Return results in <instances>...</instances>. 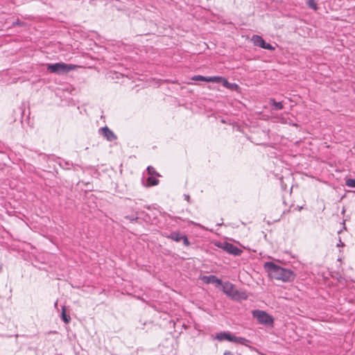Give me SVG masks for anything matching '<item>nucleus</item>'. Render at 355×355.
I'll return each mask as SVG.
<instances>
[{"label": "nucleus", "instance_id": "obj_14", "mask_svg": "<svg viewBox=\"0 0 355 355\" xmlns=\"http://www.w3.org/2000/svg\"><path fill=\"white\" fill-rule=\"evenodd\" d=\"M212 83H222L223 85L228 84L227 80L220 76H212Z\"/></svg>", "mask_w": 355, "mask_h": 355}, {"label": "nucleus", "instance_id": "obj_11", "mask_svg": "<svg viewBox=\"0 0 355 355\" xmlns=\"http://www.w3.org/2000/svg\"><path fill=\"white\" fill-rule=\"evenodd\" d=\"M232 297L234 300H247L248 295L244 291L236 289Z\"/></svg>", "mask_w": 355, "mask_h": 355}, {"label": "nucleus", "instance_id": "obj_12", "mask_svg": "<svg viewBox=\"0 0 355 355\" xmlns=\"http://www.w3.org/2000/svg\"><path fill=\"white\" fill-rule=\"evenodd\" d=\"M232 342L234 343H239V344H241V345H243L245 346H248V343H250V340H248V339H246L245 338L237 337V336H235L234 335H233Z\"/></svg>", "mask_w": 355, "mask_h": 355}, {"label": "nucleus", "instance_id": "obj_2", "mask_svg": "<svg viewBox=\"0 0 355 355\" xmlns=\"http://www.w3.org/2000/svg\"><path fill=\"white\" fill-rule=\"evenodd\" d=\"M78 67L77 65L64 62L48 64L46 65V69L49 72L58 75L67 73L71 71L75 70Z\"/></svg>", "mask_w": 355, "mask_h": 355}, {"label": "nucleus", "instance_id": "obj_5", "mask_svg": "<svg viewBox=\"0 0 355 355\" xmlns=\"http://www.w3.org/2000/svg\"><path fill=\"white\" fill-rule=\"evenodd\" d=\"M220 248L225 252L234 256H239L243 252L242 250L230 243H224L220 245Z\"/></svg>", "mask_w": 355, "mask_h": 355}, {"label": "nucleus", "instance_id": "obj_21", "mask_svg": "<svg viewBox=\"0 0 355 355\" xmlns=\"http://www.w3.org/2000/svg\"><path fill=\"white\" fill-rule=\"evenodd\" d=\"M224 86L225 87H227V88L231 89H234V88L238 87L236 84H235V83H230L229 82H228L227 85H224Z\"/></svg>", "mask_w": 355, "mask_h": 355}, {"label": "nucleus", "instance_id": "obj_4", "mask_svg": "<svg viewBox=\"0 0 355 355\" xmlns=\"http://www.w3.org/2000/svg\"><path fill=\"white\" fill-rule=\"evenodd\" d=\"M166 237L176 242H180V241H182L184 246H189L190 245V242L187 236L184 234H181L180 232H172Z\"/></svg>", "mask_w": 355, "mask_h": 355}, {"label": "nucleus", "instance_id": "obj_8", "mask_svg": "<svg viewBox=\"0 0 355 355\" xmlns=\"http://www.w3.org/2000/svg\"><path fill=\"white\" fill-rule=\"evenodd\" d=\"M202 280L205 284H217L218 285L222 284V280L217 278L215 275L203 276Z\"/></svg>", "mask_w": 355, "mask_h": 355}, {"label": "nucleus", "instance_id": "obj_24", "mask_svg": "<svg viewBox=\"0 0 355 355\" xmlns=\"http://www.w3.org/2000/svg\"><path fill=\"white\" fill-rule=\"evenodd\" d=\"M223 355H234V354L231 351L226 350L225 351Z\"/></svg>", "mask_w": 355, "mask_h": 355}, {"label": "nucleus", "instance_id": "obj_26", "mask_svg": "<svg viewBox=\"0 0 355 355\" xmlns=\"http://www.w3.org/2000/svg\"><path fill=\"white\" fill-rule=\"evenodd\" d=\"M21 24L17 20V21L15 22H13V25H21Z\"/></svg>", "mask_w": 355, "mask_h": 355}, {"label": "nucleus", "instance_id": "obj_23", "mask_svg": "<svg viewBox=\"0 0 355 355\" xmlns=\"http://www.w3.org/2000/svg\"><path fill=\"white\" fill-rule=\"evenodd\" d=\"M125 218L128 219V220H130V221H135V220H137L138 219V217H135V218H131L130 217H129L128 216H125Z\"/></svg>", "mask_w": 355, "mask_h": 355}, {"label": "nucleus", "instance_id": "obj_18", "mask_svg": "<svg viewBox=\"0 0 355 355\" xmlns=\"http://www.w3.org/2000/svg\"><path fill=\"white\" fill-rule=\"evenodd\" d=\"M307 6L309 8H312L314 10H318V4L315 0H308Z\"/></svg>", "mask_w": 355, "mask_h": 355}, {"label": "nucleus", "instance_id": "obj_20", "mask_svg": "<svg viewBox=\"0 0 355 355\" xmlns=\"http://www.w3.org/2000/svg\"><path fill=\"white\" fill-rule=\"evenodd\" d=\"M205 76H195L192 78V80H200V81H205Z\"/></svg>", "mask_w": 355, "mask_h": 355}, {"label": "nucleus", "instance_id": "obj_17", "mask_svg": "<svg viewBox=\"0 0 355 355\" xmlns=\"http://www.w3.org/2000/svg\"><path fill=\"white\" fill-rule=\"evenodd\" d=\"M147 172L150 176H160V175L156 171L155 168L153 166H148L147 167Z\"/></svg>", "mask_w": 355, "mask_h": 355}, {"label": "nucleus", "instance_id": "obj_10", "mask_svg": "<svg viewBox=\"0 0 355 355\" xmlns=\"http://www.w3.org/2000/svg\"><path fill=\"white\" fill-rule=\"evenodd\" d=\"M233 334L228 331H221L216 336V339L219 341L227 340L230 342L232 340Z\"/></svg>", "mask_w": 355, "mask_h": 355}, {"label": "nucleus", "instance_id": "obj_9", "mask_svg": "<svg viewBox=\"0 0 355 355\" xmlns=\"http://www.w3.org/2000/svg\"><path fill=\"white\" fill-rule=\"evenodd\" d=\"M223 292L230 296V297H232L233 294H234V292L235 291L236 288L234 286V284H232V283L230 282H225L223 284Z\"/></svg>", "mask_w": 355, "mask_h": 355}, {"label": "nucleus", "instance_id": "obj_7", "mask_svg": "<svg viewBox=\"0 0 355 355\" xmlns=\"http://www.w3.org/2000/svg\"><path fill=\"white\" fill-rule=\"evenodd\" d=\"M102 135L109 141H112L117 139L116 135L108 127L105 126L101 128Z\"/></svg>", "mask_w": 355, "mask_h": 355}, {"label": "nucleus", "instance_id": "obj_3", "mask_svg": "<svg viewBox=\"0 0 355 355\" xmlns=\"http://www.w3.org/2000/svg\"><path fill=\"white\" fill-rule=\"evenodd\" d=\"M252 315L260 324L268 326H272L273 324L272 317L263 311L255 310L252 312Z\"/></svg>", "mask_w": 355, "mask_h": 355}, {"label": "nucleus", "instance_id": "obj_22", "mask_svg": "<svg viewBox=\"0 0 355 355\" xmlns=\"http://www.w3.org/2000/svg\"><path fill=\"white\" fill-rule=\"evenodd\" d=\"M212 76H205V81L208 83H212Z\"/></svg>", "mask_w": 355, "mask_h": 355}, {"label": "nucleus", "instance_id": "obj_19", "mask_svg": "<svg viewBox=\"0 0 355 355\" xmlns=\"http://www.w3.org/2000/svg\"><path fill=\"white\" fill-rule=\"evenodd\" d=\"M345 185L350 188H355V179H347L345 180Z\"/></svg>", "mask_w": 355, "mask_h": 355}, {"label": "nucleus", "instance_id": "obj_15", "mask_svg": "<svg viewBox=\"0 0 355 355\" xmlns=\"http://www.w3.org/2000/svg\"><path fill=\"white\" fill-rule=\"evenodd\" d=\"M159 180L153 176H150L147 178V187L155 186L159 184Z\"/></svg>", "mask_w": 355, "mask_h": 355}, {"label": "nucleus", "instance_id": "obj_25", "mask_svg": "<svg viewBox=\"0 0 355 355\" xmlns=\"http://www.w3.org/2000/svg\"><path fill=\"white\" fill-rule=\"evenodd\" d=\"M344 243L341 241L340 239H339V243L337 244L338 247L343 246Z\"/></svg>", "mask_w": 355, "mask_h": 355}, {"label": "nucleus", "instance_id": "obj_6", "mask_svg": "<svg viewBox=\"0 0 355 355\" xmlns=\"http://www.w3.org/2000/svg\"><path fill=\"white\" fill-rule=\"evenodd\" d=\"M252 40L255 46L261 47L264 49L274 50L275 48L269 43H266L265 40L259 35H254Z\"/></svg>", "mask_w": 355, "mask_h": 355}, {"label": "nucleus", "instance_id": "obj_1", "mask_svg": "<svg viewBox=\"0 0 355 355\" xmlns=\"http://www.w3.org/2000/svg\"><path fill=\"white\" fill-rule=\"evenodd\" d=\"M264 268L271 278L284 282L293 281L295 277L293 270L282 268L271 261L266 262Z\"/></svg>", "mask_w": 355, "mask_h": 355}, {"label": "nucleus", "instance_id": "obj_13", "mask_svg": "<svg viewBox=\"0 0 355 355\" xmlns=\"http://www.w3.org/2000/svg\"><path fill=\"white\" fill-rule=\"evenodd\" d=\"M269 104L275 110H281L284 108V105L282 102H277L274 98H270Z\"/></svg>", "mask_w": 355, "mask_h": 355}, {"label": "nucleus", "instance_id": "obj_16", "mask_svg": "<svg viewBox=\"0 0 355 355\" xmlns=\"http://www.w3.org/2000/svg\"><path fill=\"white\" fill-rule=\"evenodd\" d=\"M61 317L62 320L66 323L68 324L71 320V317L66 313L64 308L62 309V311L61 313Z\"/></svg>", "mask_w": 355, "mask_h": 355}]
</instances>
